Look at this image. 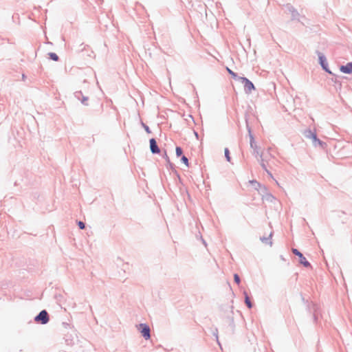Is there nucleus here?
<instances>
[{
  "label": "nucleus",
  "mask_w": 352,
  "mask_h": 352,
  "mask_svg": "<svg viewBox=\"0 0 352 352\" xmlns=\"http://www.w3.org/2000/svg\"><path fill=\"white\" fill-rule=\"evenodd\" d=\"M239 80L243 84L246 92L251 93L255 87L253 83L245 77H240Z\"/></svg>",
  "instance_id": "nucleus-1"
},
{
  "label": "nucleus",
  "mask_w": 352,
  "mask_h": 352,
  "mask_svg": "<svg viewBox=\"0 0 352 352\" xmlns=\"http://www.w3.org/2000/svg\"><path fill=\"white\" fill-rule=\"evenodd\" d=\"M292 252L299 257V262L305 267H308L310 263L307 261L306 258L297 249L293 248Z\"/></svg>",
  "instance_id": "nucleus-2"
},
{
  "label": "nucleus",
  "mask_w": 352,
  "mask_h": 352,
  "mask_svg": "<svg viewBox=\"0 0 352 352\" xmlns=\"http://www.w3.org/2000/svg\"><path fill=\"white\" fill-rule=\"evenodd\" d=\"M36 322H41L42 324H46L49 321L48 314L46 311H41L35 318Z\"/></svg>",
  "instance_id": "nucleus-3"
},
{
  "label": "nucleus",
  "mask_w": 352,
  "mask_h": 352,
  "mask_svg": "<svg viewBox=\"0 0 352 352\" xmlns=\"http://www.w3.org/2000/svg\"><path fill=\"white\" fill-rule=\"evenodd\" d=\"M140 327L141 328V333L144 336V338L146 340L149 339L151 336H150V329H149L148 326H147L145 324H141L140 325Z\"/></svg>",
  "instance_id": "nucleus-4"
},
{
  "label": "nucleus",
  "mask_w": 352,
  "mask_h": 352,
  "mask_svg": "<svg viewBox=\"0 0 352 352\" xmlns=\"http://www.w3.org/2000/svg\"><path fill=\"white\" fill-rule=\"evenodd\" d=\"M150 148L153 153H159L160 152V150L157 145V142L153 138L150 140Z\"/></svg>",
  "instance_id": "nucleus-5"
},
{
  "label": "nucleus",
  "mask_w": 352,
  "mask_h": 352,
  "mask_svg": "<svg viewBox=\"0 0 352 352\" xmlns=\"http://www.w3.org/2000/svg\"><path fill=\"white\" fill-rule=\"evenodd\" d=\"M306 136L308 138L311 139L314 142H318L320 145L322 144V142L317 138L316 134L313 133L311 131L309 130L306 131Z\"/></svg>",
  "instance_id": "nucleus-6"
},
{
  "label": "nucleus",
  "mask_w": 352,
  "mask_h": 352,
  "mask_svg": "<svg viewBox=\"0 0 352 352\" xmlns=\"http://www.w3.org/2000/svg\"><path fill=\"white\" fill-rule=\"evenodd\" d=\"M340 70L344 74H352V63H348L346 65H342Z\"/></svg>",
  "instance_id": "nucleus-7"
},
{
  "label": "nucleus",
  "mask_w": 352,
  "mask_h": 352,
  "mask_svg": "<svg viewBox=\"0 0 352 352\" xmlns=\"http://www.w3.org/2000/svg\"><path fill=\"white\" fill-rule=\"evenodd\" d=\"M244 294H245V302L246 305L248 306V307L249 309H250L252 307V304L250 301V299L248 294L246 292H245Z\"/></svg>",
  "instance_id": "nucleus-8"
},
{
  "label": "nucleus",
  "mask_w": 352,
  "mask_h": 352,
  "mask_svg": "<svg viewBox=\"0 0 352 352\" xmlns=\"http://www.w3.org/2000/svg\"><path fill=\"white\" fill-rule=\"evenodd\" d=\"M227 71L228 72V73L232 76V78H235V79H238L239 80V78L236 75V73H234V72H232L230 69H229L228 67L226 68Z\"/></svg>",
  "instance_id": "nucleus-9"
},
{
  "label": "nucleus",
  "mask_w": 352,
  "mask_h": 352,
  "mask_svg": "<svg viewBox=\"0 0 352 352\" xmlns=\"http://www.w3.org/2000/svg\"><path fill=\"white\" fill-rule=\"evenodd\" d=\"M224 153H225V156L226 157V160L228 162H230L231 158H230V151H229L228 148H226L225 150H224Z\"/></svg>",
  "instance_id": "nucleus-10"
},
{
  "label": "nucleus",
  "mask_w": 352,
  "mask_h": 352,
  "mask_svg": "<svg viewBox=\"0 0 352 352\" xmlns=\"http://www.w3.org/2000/svg\"><path fill=\"white\" fill-rule=\"evenodd\" d=\"M182 162L186 166H189V164H188V158L186 157V156H182Z\"/></svg>",
  "instance_id": "nucleus-11"
},
{
  "label": "nucleus",
  "mask_w": 352,
  "mask_h": 352,
  "mask_svg": "<svg viewBox=\"0 0 352 352\" xmlns=\"http://www.w3.org/2000/svg\"><path fill=\"white\" fill-rule=\"evenodd\" d=\"M234 281L235 283L237 284V285H239L240 283H241V280H240V278L239 276V275L237 274H234Z\"/></svg>",
  "instance_id": "nucleus-12"
},
{
  "label": "nucleus",
  "mask_w": 352,
  "mask_h": 352,
  "mask_svg": "<svg viewBox=\"0 0 352 352\" xmlns=\"http://www.w3.org/2000/svg\"><path fill=\"white\" fill-rule=\"evenodd\" d=\"M175 151H176V155L179 157L182 155V149L180 148V147H176V149H175Z\"/></svg>",
  "instance_id": "nucleus-13"
},
{
  "label": "nucleus",
  "mask_w": 352,
  "mask_h": 352,
  "mask_svg": "<svg viewBox=\"0 0 352 352\" xmlns=\"http://www.w3.org/2000/svg\"><path fill=\"white\" fill-rule=\"evenodd\" d=\"M50 58H51L52 60H55V61H56V60H58V56L56 54H54V53H50Z\"/></svg>",
  "instance_id": "nucleus-14"
},
{
  "label": "nucleus",
  "mask_w": 352,
  "mask_h": 352,
  "mask_svg": "<svg viewBox=\"0 0 352 352\" xmlns=\"http://www.w3.org/2000/svg\"><path fill=\"white\" fill-rule=\"evenodd\" d=\"M78 225L80 229H84L85 228V223L82 221H78Z\"/></svg>",
  "instance_id": "nucleus-15"
},
{
  "label": "nucleus",
  "mask_w": 352,
  "mask_h": 352,
  "mask_svg": "<svg viewBox=\"0 0 352 352\" xmlns=\"http://www.w3.org/2000/svg\"><path fill=\"white\" fill-rule=\"evenodd\" d=\"M262 241L266 243H268L269 239H262Z\"/></svg>",
  "instance_id": "nucleus-16"
},
{
  "label": "nucleus",
  "mask_w": 352,
  "mask_h": 352,
  "mask_svg": "<svg viewBox=\"0 0 352 352\" xmlns=\"http://www.w3.org/2000/svg\"><path fill=\"white\" fill-rule=\"evenodd\" d=\"M145 129H146V131L148 133H149V132H150L149 129H148V126H146V127H145Z\"/></svg>",
  "instance_id": "nucleus-17"
},
{
  "label": "nucleus",
  "mask_w": 352,
  "mask_h": 352,
  "mask_svg": "<svg viewBox=\"0 0 352 352\" xmlns=\"http://www.w3.org/2000/svg\"><path fill=\"white\" fill-rule=\"evenodd\" d=\"M270 245H272V241H269Z\"/></svg>",
  "instance_id": "nucleus-18"
}]
</instances>
